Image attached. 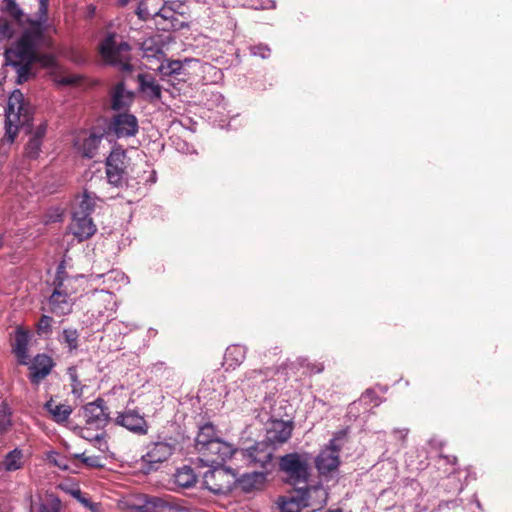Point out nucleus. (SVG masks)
Wrapping results in <instances>:
<instances>
[{
    "label": "nucleus",
    "instance_id": "1",
    "mask_svg": "<svg viewBox=\"0 0 512 512\" xmlns=\"http://www.w3.org/2000/svg\"><path fill=\"white\" fill-rule=\"evenodd\" d=\"M49 46V41L38 29L27 30L21 38L5 52L6 64L15 68L17 83L22 84L30 76L31 64L39 62L42 66L53 68L52 80L59 86L73 85L79 82L76 74H67L58 65L52 54H45L42 49Z\"/></svg>",
    "mask_w": 512,
    "mask_h": 512
},
{
    "label": "nucleus",
    "instance_id": "2",
    "mask_svg": "<svg viewBox=\"0 0 512 512\" xmlns=\"http://www.w3.org/2000/svg\"><path fill=\"white\" fill-rule=\"evenodd\" d=\"M5 117L4 139L8 143H12L18 134L19 128L28 125L31 120L30 106L25 103L20 90H15L10 95Z\"/></svg>",
    "mask_w": 512,
    "mask_h": 512
},
{
    "label": "nucleus",
    "instance_id": "3",
    "mask_svg": "<svg viewBox=\"0 0 512 512\" xmlns=\"http://www.w3.org/2000/svg\"><path fill=\"white\" fill-rule=\"evenodd\" d=\"M282 402L277 405L271 398H266L263 402V409L270 408V417L266 423V441L273 446L286 443L291 438L294 429L292 419L284 420L282 418Z\"/></svg>",
    "mask_w": 512,
    "mask_h": 512
},
{
    "label": "nucleus",
    "instance_id": "4",
    "mask_svg": "<svg viewBox=\"0 0 512 512\" xmlns=\"http://www.w3.org/2000/svg\"><path fill=\"white\" fill-rule=\"evenodd\" d=\"M130 46L126 42H117L114 34L107 35L101 42L99 51L103 60L122 71H131Z\"/></svg>",
    "mask_w": 512,
    "mask_h": 512
},
{
    "label": "nucleus",
    "instance_id": "5",
    "mask_svg": "<svg viewBox=\"0 0 512 512\" xmlns=\"http://www.w3.org/2000/svg\"><path fill=\"white\" fill-rule=\"evenodd\" d=\"M311 458L307 453H289L280 458V470L293 485L306 483L309 477Z\"/></svg>",
    "mask_w": 512,
    "mask_h": 512
},
{
    "label": "nucleus",
    "instance_id": "6",
    "mask_svg": "<svg viewBox=\"0 0 512 512\" xmlns=\"http://www.w3.org/2000/svg\"><path fill=\"white\" fill-rule=\"evenodd\" d=\"M71 279H65L57 284L48 299L49 311L56 316H65L72 312L75 293L70 288Z\"/></svg>",
    "mask_w": 512,
    "mask_h": 512
},
{
    "label": "nucleus",
    "instance_id": "7",
    "mask_svg": "<svg viewBox=\"0 0 512 512\" xmlns=\"http://www.w3.org/2000/svg\"><path fill=\"white\" fill-rule=\"evenodd\" d=\"M203 475V485L214 494H227L236 483V476L222 466H212Z\"/></svg>",
    "mask_w": 512,
    "mask_h": 512
},
{
    "label": "nucleus",
    "instance_id": "8",
    "mask_svg": "<svg viewBox=\"0 0 512 512\" xmlns=\"http://www.w3.org/2000/svg\"><path fill=\"white\" fill-rule=\"evenodd\" d=\"M175 451V444L167 441L152 442L146 446V452L141 456L142 467L145 472L158 470L159 466L167 461Z\"/></svg>",
    "mask_w": 512,
    "mask_h": 512
},
{
    "label": "nucleus",
    "instance_id": "9",
    "mask_svg": "<svg viewBox=\"0 0 512 512\" xmlns=\"http://www.w3.org/2000/svg\"><path fill=\"white\" fill-rule=\"evenodd\" d=\"M239 450H237L231 443L225 442L221 439H217L210 443V446L204 450L202 455V461L207 466H222L228 459L233 455L238 458Z\"/></svg>",
    "mask_w": 512,
    "mask_h": 512
},
{
    "label": "nucleus",
    "instance_id": "10",
    "mask_svg": "<svg viewBox=\"0 0 512 512\" xmlns=\"http://www.w3.org/2000/svg\"><path fill=\"white\" fill-rule=\"evenodd\" d=\"M237 454L248 466L260 467L267 470L272 462L273 449L266 443L258 442L248 449L239 450Z\"/></svg>",
    "mask_w": 512,
    "mask_h": 512
},
{
    "label": "nucleus",
    "instance_id": "11",
    "mask_svg": "<svg viewBox=\"0 0 512 512\" xmlns=\"http://www.w3.org/2000/svg\"><path fill=\"white\" fill-rule=\"evenodd\" d=\"M83 417L89 429H103L109 420V413L103 399L98 398L83 407Z\"/></svg>",
    "mask_w": 512,
    "mask_h": 512
},
{
    "label": "nucleus",
    "instance_id": "12",
    "mask_svg": "<svg viewBox=\"0 0 512 512\" xmlns=\"http://www.w3.org/2000/svg\"><path fill=\"white\" fill-rule=\"evenodd\" d=\"M340 439L333 438L328 446L317 456L315 463L321 474H328L336 470L340 464L339 451L341 449Z\"/></svg>",
    "mask_w": 512,
    "mask_h": 512
},
{
    "label": "nucleus",
    "instance_id": "13",
    "mask_svg": "<svg viewBox=\"0 0 512 512\" xmlns=\"http://www.w3.org/2000/svg\"><path fill=\"white\" fill-rule=\"evenodd\" d=\"M125 151L116 148L113 149L106 161V175L108 181L117 186L121 183L125 174Z\"/></svg>",
    "mask_w": 512,
    "mask_h": 512
},
{
    "label": "nucleus",
    "instance_id": "14",
    "mask_svg": "<svg viewBox=\"0 0 512 512\" xmlns=\"http://www.w3.org/2000/svg\"><path fill=\"white\" fill-rule=\"evenodd\" d=\"M115 422L134 434L146 435L148 433L149 426L144 416L133 409L118 413Z\"/></svg>",
    "mask_w": 512,
    "mask_h": 512
},
{
    "label": "nucleus",
    "instance_id": "15",
    "mask_svg": "<svg viewBox=\"0 0 512 512\" xmlns=\"http://www.w3.org/2000/svg\"><path fill=\"white\" fill-rule=\"evenodd\" d=\"M300 501L303 502L304 508H311L312 511L322 509L328 499V493L322 485H313L306 488H299Z\"/></svg>",
    "mask_w": 512,
    "mask_h": 512
},
{
    "label": "nucleus",
    "instance_id": "16",
    "mask_svg": "<svg viewBox=\"0 0 512 512\" xmlns=\"http://www.w3.org/2000/svg\"><path fill=\"white\" fill-rule=\"evenodd\" d=\"M138 120L129 113H119L111 121L110 129L118 138L131 137L138 132Z\"/></svg>",
    "mask_w": 512,
    "mask_h": 512
},
{
    "label": "nucleus",
    "instance_id": "17",
    "mask_svg": "<svg viewBox=\"0 0 512 512\" xmlns=\"http://www.w3.org/2000/svg\"><path fill=\"white\" fill-rule=\"evenodd\" d=\"M71 233L79 240L83 241L90 238L96 232V225L88 215H84L82 211H74L73 218L70 223Z\"/></svg>",
    "mask_w": 512,
    "mask_h": 512
},
{
    "label": "nucleus",
    "instance_id": "18",
    "mask_svg": "<svg viewBox=\"0 0 512 512\" xmlns=\"http://www.w3.org/2000/svg\"><path fill=\"white\" fill-rule=\"evenodd\" d=\"M102 139V134L81 131L75 136L74 147L83 157L93 158Z\"/></svg>",
    "mask_w": 512,
    "mask_h": 512
},
{
    "label": "nucleus",
    "instance_id": "19",
    "mask_svg": "<svg viewBox=\"0 0 512 512\" xmlns=\"http://www.w3.org/2000/svg\"><path fill=\"white\" fill-rule=\"evenodd\" d=\"M53 366L54 363L51 357L45 354L36 355L29 366V369L31 370V382L38 384L50 374Z\"/></svg>",
    "mask_w": 512,
    "mask_h": 512
},
{
    "label": "nucleus",
    "instance_id": "20",
    "mask_svg": "<svg viewBox=\"0 0 512 512\" xmlns=\"http://www.w3.org/2000/svg\"><path fill=\"white\" fill-rule=\"evenodd\" d=\"M29 341H30L29 333L26 330L22 329L21 327H17L16 331H15V342L12 345V350L21 365L28 364Z\"/></svg>",
    "mask_w": 512,
    "mask_h": 512
},
{
    "label": "nucleus",
    "instance_id": "21",
    "mask_svg": "<svg viewBox=\"0 0 512 512\" xmlns=\"http://www.w3.org/2000/svg\"><path fill=\"white\" fill-rule=\"evenodd\" d=\"M141 92L149 101L159 100L162 95V87L151 74L141 73L137 77Z\"/></svg>",
    "mask_w": 512,
    "mask_h": 512
},
{
    "label": "nucleus",
    "instance_id": "22",
    "mask_svg": "<svg viewBox=\"0 0 512 512\" xmlns=\"http://www.w3.org/2000/svg\"><path fill=\"white\" fill-rule=\"evenodd\" d=\"M266 474L265 471L245 473L239 479H236V482L243 491L250 492L263 486L266 481Z\"/></svg>",
    "mask_w": 512,
    "mask_h": 512
},
{
    "label": "nucleus",
    "instance_id": "23",
    "mask_svg": "<svg viewBox=\"0 0 512 512\" xmlns=\"http://www.w3.org/2000/svg\"><path fill=\"white\" fill-rule=\"evenodd\" d=\"M143 57L146 59L162 60L165 57L160 36L146 38L141 44Z\"/></svg>",
    "mask_w": 512,
    "mask_h": 512
},
{
    "label": "nucleus",
    "instance_id": "24",
    "mask_svg": "<svg viewBox=\"0 0 512 512\" xmlns=\"http://www.w3.org/2000/svg\"><path fill=\"white\" fill-rule=\"evenodd\" d=\"M132 92L125 89L123 83H118L111 92V103L114 110L127 108L133 101Z\"/></svg>",
    "mask_w": 512,
    "mask_h": 512
},
{
    "label": "nucleus",
    "instance_id": "25",
    "mask_svg": "<svg viewBox=\"0 0 512 512\" xmlns=\"http://www.w3.org/2000/svg\"><path fill=\"white\" fill-rule=\"evenodd\" d=\"M46 134V124H40L25 147V155L28 158L36 159L41 151L43 137Z\"/></svg>",
    "mask_w": 512,
    "mask_h": 512
},
{
    "label": "nucleus",
    "instance_id": "26",
    "mask_svg": "<svg viewBox=\"0 0 512 512\" xmlns=\"http://www.w3.org/2000/svg\"><path fill=\"white\" fill-rule=\"evenodd\" d=\"M44 407L51 414L53 420L59 424L66 422L73 411L70 405L57 404L52 399L47 401Z\"/></svg>",
    "mask_w": 512,
    "mask_h": 512
},
{
    "label": "nucleus",
    "instance_id": "27",
    "mask_svg": "<svg viewBox=\"0 0 512 512\" xmlns=\"http://www.w3.org/2000/svg\"><path fill=\"white\" fill-rule=\"evenodd\" d=\"M24 466V454L19 448H15L7 453L1 462V468L6 472H14L22 469Z\"/></svg>",
    "mask_w": 512,
    "mask_h": 512
},
{
    "label": "nucleus",
    "instance_id": "28",
    "mask_svg": "<svg viewBox=\"0 0 512 512\" xmlns=\"http://www.w3.org/2000/svg\"><path fill=\"white\" fill-rule=\"evenodd\" d=\"M215 428L212 424L207 423L200 427V430L196 437V449L201 454L204 450L210 446V443L216 441Z\"/></svg>",
    "mask_w": 512,
    "mask_h": 512
},
{
    "label": "nucleus",
    "instance_id": "29",
    "mask_svg": "<svg viewBox=\"0 0 512 512\" xmlns=\"http://www.w3.org/2000/svg\"><path fill=\"white\" fill-rule=\"evenodd\" d=\"M246 357V348L241 345H231L226 349L224 360L229 367L240 365Z\"/></svg>",
    "mask_w": 512,
    "mask_h": 512
},
{
    "label": "nucleus",
    "instance_id": "30",
    "mask_svg": "<svg viewBox=\"0 0 512 512\" xmlns=\"http://www.w3.org/2000/svg\"><path fill=\"white\" fill-rule=\"evenodd\" d=\"M279 507L281 512H300L301 509L304 508V505L303 502L300 501L298 489L295 490L293 495L281 497Z\"/></svg>",
    "mask_w": 512,
    "mask_h": 512
},
{
    "label": "nucleus",
    "instance_id": "31",
    "mask_svg": "<svg viewBox=\"0 0 512 512\" xmlns=\"http://www.w3.org/2000/svg\"><path fill=\"white\" fill-rule=\"evenodd\" d=\"M175 483L183 488L191 487L195 481L196 476L194 474V471L192 468L188 466L181 467L177 469L175 475H174Z\"/></svg>",
    "mask_w": 512,
    "mask_h": 512
},
{
    "label": "nucleus",
    "instance_id": "32",
    "mask_svg": "<svg viewBox=\"0 0 512 512\" xmlns=\"http://www.w3.org/2000/svg\"><path fill=\"white\" fill-rule=\"evenodd\" d=\"M96 195L94 193H89L88 191H84L83 194L79 197V201L77 207L74 211H82L84 215L90 216L91 212L95 206Z\"/></svg>",
    "mask_w": 512,
    "mask_h": 512
},
{
    "label": "nucleus",
    "instance_id": "33",
    "mask_svg": "<svg viewBox=\"0 0 512 512\" xmlns=\"http://www.w3.org/2000/svg\"><path fill=\"white\" fill-rule=\"evenodd\" d=\"M183 68V62L180 60H164L157 67V70L164 76L178 75Z\"/></svg>",
    "mask_w": 512,
    "mask_h": 512
},
{
    "label": "nucleus",
    "instance_id": "34",
    "mask_svg": "<svg viewBox=\"0 0 512 512\" xmlns=\"http://www.w3.org/2000/svg\"><path fill=\"white\" fill-rule=\"evenodd\" d=\"M165 507V501L158 497H150L137 508V512H161Z\"/></svg>",
    "mask_w": 512,
    "mask_h": 512
},
{
    "label": "nucleus",
    "instance_id": "35",
    "mask_svg": "<svg viewBox=\"0 0 512 512\" xmlns=\"http://www.w3.org/2000/svg\"><path fill=\"white\" fill-rule=\"evenodd\" d=\"M78 339V331L76 329L67 328L63 330L60 341L68 347L69 351H73L78 348Z\"/></svg>",
    "mask_w": 512,
    "mask_h": 512
},
{
    "label": "nucleus",
    "instance_id": "36",
    "mask_svg": "<svg viewBox=\"0 0 512 512\" xmlns=\"http://www.w3.org/2000/svg\"><path fill=\"white\" fill-rule=\"evenodd\" d=\"M154 14L156 17H160L164 19L165 21H169V23L163 27V29H170L175 28V24L173 23L174 20H177L175 17L174 10L168 6L167 4H164L161 9L154 10Z\"/></svg>",
    "mask_w": 512,
    "mask_h": 512
},
{
    "label": "nucleus",
    "instance_id": "37",
    "mask_svg": "<svg viewBox=\"0 0 512 512\" xmlns=\"http://www.w3.org/2000/svg\"><path fill=\"white\" fill-rule=\"evenodd\" d=\"M67 374L71 382L72 393L75 395H81L83 391V385L79 379L77 368L75 366L69 367L67 369Z\"/></svg>",
    "mask_w": 512,
    "mask_h": 512
},
{
    "label": "nucleus",
    "instance_id": "38",
    "mask_svg": "<svg viewBox=\"0 0 512 512\" xmlns=\"http://www.w3.org/2000/svg\"><path fill=\"white\" fill-rule=\"evenodd\" d=\"M12 425L11 411L6 404L0 405V431L7 432Z\"/></svg>",
    "mask_w": 512,
    "mask_h": 512
},
{
    "label": "nucleus",
    "instance_id": "39",
    "mask_svg": "<svg viewBox=\"0 0 512 512\" xmlns=\"http://www.w3.org/2000/svg\"><path fill=\"white\" fill-rule=\"evenodd\" d=\"M61 502L55 497L45 499L38 506V512H60Z\"/></svg>",
    "mask_w": 512,
    "mask_h": 512
},
{
    "label": "nucleus",
    "instance_id": "40",
    "mask_svg": "<svg viewBox=\"0 0 512 512\" xmlns=\"http://www.w3.org/2000/svg\"><path fill=\"white\" fill-rule=\"evenodd\" d=\"M3 9L14 19L20 20L22 16V11L15 0H4Z\"/></svg>",
    "mask_w": 512,
    "mask_h": 512
},
{
    "label": "nucleus",
    "instance_id": "41",
    "mask_svg": "<svg viewBox=\"0 0 512 512\" xmlns=\"http://www.w3.org/2000/svg\"><path fill=\"white\" fill-rule=\"evenodd\" d=\"M74 496L78 499V501L83 504L86 508H88L92 512H102V507L100 503L92 502L90 499L86 498L81 494L80 491L74 493Z\"/></svg>",
    "mask_w": 512,
    "mask_h": 512
},
{
    "label": "nucleus",
    "instance_id": "42",
    "mask_svg": "<svg viewBox=\"0 0 512 512\" xmlns=\"http://www.w3.org/2000/svg\"><path fill=\"white\" fill-rule=\"evenodd\" d=\"M52 317L43 315L37 324V333L39 335L49 334L52 331Z\"/></svg>",
    "mask_w": 512,
    "mask_h": 512
},
{
    "label": "nucleus",
    "instance_id": "43",
    "mask_svg": "<svg viewBox=\"0 0 512 512\" xmlns=\"http://www.w3.org/2000/svg\"><path fill=\"white\" fill-rule=\"evenodd\" d=\"M95 301L96 302H102V303H105L106 306H105V309L106 310H114V306H115V301H114V298H113V295L109 292H106V291H100L97 295H96V298H95Z\"/></svg>",
    "mask_w": 512,
    "mask_h": 512
},
{
    "label": "nucleus",
    "instance_id": "44",
    "mask_svg": "<svg viewBox=\"0 0 512 512\" xmlns=\"http://www.w3.org/2000/svg\"><path fill=\"white\" fill-rule=\"evenodd\" d=\"M77 458L81 459V461L89 467H101V458L99 456H86L85 453L76 454Z\"/></svg>",
    "mask_w": 512,
    "mask_h": 512
},
{
    "label": "nucleus",
    "instance_id": "45",
    "mask_svg": "<svg viewBox=\"0 0 512 512\" xmlns=\"http://www.w3.org/2000/svg\"><path fill=\"white\" fill-rule=\"evenodd\" d=\"M137 14H138L139 18H141L142 20H147L150 17H156L154 14V10L151 11L148 8V1H142L139 4Z\"/></svg>",
    "mask_w": 512,
    "mask_h": 512
},
{
    "label": "nucleus",
    "instance_id": "46",
    "mask_svg": "<svg viewBox=\"0 0 512 512\" xmlns=\"http://www.w3.org/2000/svg\"><path fill=\"white\" fill-rule=\"evenodd\" d=\"M251 54L266 59L270 56V48L267 45L259 44L250 48Z\"/></svg>",
    "mask_w": 512,
    "mask_h": 512
},
{
    "label": "nucleus",
    "instance_id": "47",
    "mask_svg": "<svg viewBox=\"0 0 512 512\" xmlns=\"http://www.w3.org/2000/svg\"><path fill=\"white\" fill-rule=\"evenodd\" d=\"M276 3L274 0H265L262 1L260 4H255L253 7L255 9H273L275 8Z\"/></svg>",
    "mask_w": 512,
    "mask_h": 512
},
{
    "label": "nucleus",
    "instance_id": "48",
    "mask_svg": "<svg viewBox=\"0 0 512 512\" xmlns=\"http://www.w3.org/2000/svg\"><path fill=\"white\" fill-rule=\"evenodd\" d=\"M107 277H108L109 279H112V278H113V279H115L116 277H120L123 281H125V280H126L125 276H124L122 273L117 272V271L109 272V273L107 274Z\"/></svg>",
    "mask_w": 512,
    "mask_h": 512
},
{
    "label": "nucleus",
    "instance_id": "49",
    "mask_svg": "<svg viewBox=\"0 0 512 512\" xmlns=\"http://www.w3.org/2000/svg\"><path fill=\"white\" fill-rule=\"evenodd\" d=\"M47 6H48V1L47 0H39V10L44 15L47 12Z\"/></svg>",
    "mask_w": 512,
    "mask_h": 512
},
{
    "label": "nucleus",
    "instance_id": "50",
    "mask_svg": "<svg viewBox=\"0 0 512 512\" xmlns=\"http://www.w3.org/2000/svg\"><path fill=\"white\" fill-rule=\"evenodd\" d=\"M395 433L399 435V438L405 440L408 435V429H398L395 430Z\"/></svg>",
    "mask_w": 512,
    "mask_h": 512
},
{
    "label": "nucleus",
    "instance_id": "51",
    "mask_svg": "<svg viewBox=\"0 0 512 512\" xmlns=\"http://www.w3.org/2000/svg\"><path fill=\"white\" fill-rule=\"evenodd\" d=\"M72 60L78 64H81L85 61V58L83 56L72 58Z\"/></svg>",
    "mask_w": 512,
    "mask_h": 512
},
{
    "label": "nucleus",
    "instance_id": "52",
    "mask_svg": "<svg viewBox=\"0 0 512 512\" xmlns=\"http://www.w3.org/2000/svg\"><path fill=\"white\" fill-rule=\"evenodd\" d=\"M323 370V366H318L316 369V373H320Z\"/></svg>",
    "mask_w": 512,
    "mask_h": 512
},
{
    "label": "nucleus",
    "instance_id": "53",
    "mask_svg": "<svg viewBox=\"0 0 512 512\" xmlns=\"http://www.w3.org/2000/svg\"><path fill=\"white\" fill-rule=\"evenodd\" d=\"M129 2V0H120L121 5H126Z\"/></svg>",
    "mask_w": 512,
    "mask_h": 512
},
{
    "label": "nucleus",
    "instance_id": "54",
    "mask_svg": "<svg viewBox=\"0 0 512 512\" xmlns=\"http://www.w3.org/2000/svg\"><path fill=\"white\" fill-rule=\"evenodd\" d=\"M329 512H342L341 510L337 509V510H331Z\"/></svg>",
    "mask_w": 512,
    "mask_h": 512
},
{
    "label": "nucleus",
    "instance_id": "55",
    "mask_svg": "<svg viewBox=\"0 0 512 512\" xmlns=\"http://www.w3.org/2000/svg\"><path fill=\"white\" fill-rule=\"evenodd\" d=\"M55 464H56L57 466H59V467H62V466H61V464H60V463H58V462H56V461H55Z\"/></svg>",
    "mask_w": 512,
    "mask_h": 512
},
{
    "label": "nucleus",
    "instance_id": "56",
    "mask_svg": "<svg viewBox=\"0 0 512 512\" xmlns=\"http://www.w3.org/2000/svg\"><path fill=\"white\" fill-rule=\"evenodd\" d=\"M179 512H190V511H188V510H181V511H179Z\"/></svg>",
    "mask_w": 512,
    "mask_h": 512
}]
</instances>
